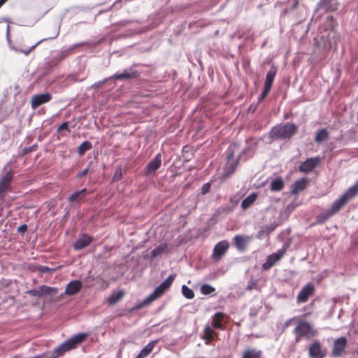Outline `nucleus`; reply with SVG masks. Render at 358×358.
Segmentation results:
<instances>
[{
    "mask_svg": "<svg viewBox=\"0 0 358 358\" xmlns=\"http://www.w3.org/2000/svg\"><path fill=\"white\" fill-rule=\"evenodd\" d=\"M14 173L8 171L5 175L1 177L0 180V197L3 198L10 188V183L13 178Z\"/></svg>",
    "mask_w": 358,
    "mask_h": 358,
    "instance_id": "obj_6",
    "label": "nucleus"
},
{
    "mask_svg": "<svg viewBox=\"0 0 358 358\" xmlns=\"http://www.w3.org/2000/svg\"><path fill=\"white\" fill-rule=\"evenodd\" d=\"M157 340H154L148 343L139 352L136 358H145L148 357L157 343Z\"/></svg>",
    "mask_w": 358,
    "mask_h": 358,
    "instance_id": "obj_24",
    "label": "nucleus"
},
{
    "mask_svg": "<svg viewBox=\"0 0 358 358\" xmlns=\"http://www.w3.org/2000/svg\"><path fill=\"white\" fill-rule=\"evenodd\" d=\"M162 164V154L158 153L155 158L150 161L145 167V174H154L159 169Z\"/></svg>",
    "mask_w": 358,
    "mask_h": 358,
    "instance_id": "obj_12",
    "label": "nucleus"
},
{
    "mask_svg": "<svg viewBox=\"0 0 358 358\" xmlns=\"http://www.w3.org/2000/svg\"><path fill=\"white\" fill-rule=\"evenodd\" d=\"M348 201V200L345 198V196L342 194L338 199L334 201L329 209L334 214H335L338 213Z\"/></svg>",
    "mask_w": 358,
    "mask_h": 358,
    "instance_id": "obj_22",
    "label": "nucleus"
},
{
    "mask_svg": "<svg viewBox=\"0 0 358 358\" xmlns=\"http://www.w3.org/2000/svg\"><path fill=\"white\" fill-rule=\"evenodd\" d=\"M307 185V181L306 178H301L295 181L294 185L291 187V194H296L299 192L306 189Z\"/></svg>",
    "mask_w": 358,
    "mask_h": 358,
    "instance_id": "obj_25",
    "label": "nucleus"
},
{
    "mask_svg": "<svg viewBox=\"0 0 358 358\" xmlns=\"http://www.w3.org/2000/svg\"><path fill=\"white\" fill-rule=\"evenodd\" d=\"M308 355L310 358H324L326 356V352L322 350L318 341H315L308 348Z\"/></svg>",
    "mask_w": 358,
    "mask_h": 358,
    "instance_id": "obj_11",
    "label": "nucleus"
},
{
    "mask_svg": "<svg viewBox=\"0 0 358 358\" xmlns=\"http://www.w3.org/2000/svg\"><path fill=\"white\" fill-rule=\"evenodd\" d=\"M271 89V87L264 85V89L261 93V95L258 98V103L261 102L263 99H264L266 97Z\"/></svg>",
    "mask_w": 358,
    "mask_h": 358,
    "instance_id": "obj_45",
    "label": "nucleus"
},
{
    "mask_svg": "<svg viewBox=\"0 0 358 358\" xmlns=\"http://www.w3.org/2000/svg\"><path fill=\"white\" fill-rule=\"evenodd\" d=\"M337 9L336 3L333 0H320L316 5L315 12L323 10L324 12H331Z\"/></svg>",
    "mask_w": 358,
    "mask_h": 358,
    "instance_id": "obj_18",
    "label": "nucleus"
},
{
    "mask_svg": "<svg viewBox=\"0 0 358 358\" xmlns=\"http://www.w3.org/2000/svg\"><path fill=\"white\" fill-rule=\"evenodd\" d=\"M329 138V133L326 129H320L315 137V141L322 143Z\"/></svg>",
    "mask_w": 358,
    "mask_h": 358,
    "instance_id": "obj_38",
    "label": "nucleus"
},
{
    "mask_svg": "<svg viewBox=\"0 0 358 358\" xmlns=\"http://www.w3.org/2000/svg\"><path fill=\"white\" fill-rule=\"evenodd\" d=\"M257 199V193H252L245 198L241 202V208L246 210L250 208Z\"/></svg>",
    "mask_w": 358,
    "mask_h": 358,
    "instance_id": "obj_28",
    "label": "nucleus"
},
{
    "mask_svg": "<svg viewBox=\"0 0 358 358\" xmlns=\"http://www.w3.org/2000/svg\"><path fill=\"white\" fill-rule=\"evenodd\" d=\"M250 237L236 235L234 238V245L239 250H243L245 248V244L250 241Z\"/></svg>",
    "mask_w": 358,
    "mask_h": 358,
    "instance_id": "obj_27",
    "label": "nucleus"
},
{
    "mask_svg": "<svg viewBox=\"0 0 358 358\" xmlns=\"http://www.w3.org/2000/svg\"><path fill=\"white\" fill-rule=\"evenodd\" d=\"M57 131L62 136H67L68 134H70L71 130L69 127V122H62L57 128Z\"/></svg>",
    "mask_w": 358,
    "mask_h": 358,
    "instance_id": "obj_42",
    "label": "nucleus"
},
{
    "mask_svg": "<svg viewBox=\"0 0 358 358\" xmlns=\"http://www.w3.org/2000/svg\"><path fill=\"white\" fill-rule=\"evenodd\" d=\"M334 215V214L330 210V209H327V210L320 213L317 216L318 222L324 223L325 221H327L328 219H329Z\"/></svg>",
    "mask_w": 358,
    "mask_h": 358,
    "instance_id": "obj_41",
    "label": "nucleus"
},
{
    "mask_svg": "<svg viewBox=\"0 0 358 358\" xmlns=\"http://www.w3.org/2000/svg\"><path fill=\"white\" fill-rule=\"evenodd\" d=\"M88 171H89V168H86L83 171H82L81 172L78 173L77 177L78 178L83 177L88 173Z\"/></svg>",
    "mask_w": 358,
    "mask_h": 358,
    "instance_id": "obj_59",
    "label": "nucleus"
},
{
    "mask_svg": "<svg viewBox=\"0 0 358 358\" xmlns=\"http://www.w3.org/2000/svg\"><path fill=\"white\" fill-rule=\"evenodd\" d=\"M358 193V181L352 187L348 188L344 194H343V196H345V198L348 199V200L352 199L353 197H355L357 194Z\"/></svg>",
    "mask_w": 358,
    "mask_h": 358,
    "instance_id": "obj_35",
    "label": "nucleus"
},
{
    "mask_svg": "<svg viewBox=\"0 0 358 358\" xmlns=\"http://www.w3.org/2000/svg\"><path fill=\"white\" fill-rule=\"evenodd\" d=\"M285 253V250L280 249L277 252L268 255L266 259V262L262 264V269H270L283 257Z\"/></svg>",
    "mask_w": 358,
    "mask_h": 358,
    "instance_id": "obj_7",
    "label": "nucleus"
},
{
    "mask_svg": "<svg viewBox=\"0 0 358 358\" xmlns=\"http://www.w3.org/2000/svg\"><path fill=\"white\" fill-rule=\"evenodd\" d=\"M347 345V339L345 337H341L336 339L334 343V347L331 355L334 357H340L344 351Z\"/></svg>",
    "mask_w": 358,
    "mask_h": 358,
    "instance_id": "obj_13",
    "label": "nucleus"
},
{
    "mask_svg": "<svg viewBox=\"0 0 358 358\" xmlns=\"http://www.w3.org/2000/svg\"><path fill=\"white\" fill-rule=\"evenodd\" d=\"M258 103H257V104H255V105H252H252H250V107H249V108H248V110H249V111H251L252 113H254V112L255 111L256 108H257V104H258Z\"/></svg>",
    "mask_w": 358,
    "mask_h": 358,
    "instance_id": "obj_61",
    "label": "nucleus"
},
{
    "mask_svg": "<svg viewBox=\"0 0 358 358\" xmlns=\"http://www.w3.org/2000/svg\"><path fill=\"white\" fill-rule=\"evenodd\" d=\"M295 335H296L295 341H296V343H298L300 340V337H301L302 336H298V334H295Z\"/></svg>",
    "mask_w": 358,
    "mask_h": 358,
    "instance_id": "obj_62",
    "label": "nucleus"
},
{
    "mask_svg": "<svg viewBox=\"0 0 358 358\" xmlns=\"http://www.w3.org/2000/svg\"><path fill=\"white\" fill-rule=\"evenodd\" d=\"M124 293L122 290H119L116 292L113 293L108 298L109 303H110V304L116 303L124 296Z\"/></svg>",
    "mask_w": 358,
    "mask_h": 358,
    "instance_id": "obj_39",
    "label": "nucleus"
},
{
    "mask_svg": "<svg viewBox=\"0 0 358 358\" xmlns=\"http://www.w3.org/2000/svg\"><path fill=\"white\" fill-rule=\"evenodd\" d=\"M92 241V237L87 234L81 235L73 245L75 250H82L88 246Z\"/></svg>",
    "mask_w": 358,
    "mask_h": 358,
    "instance_id": "obj_16",
    "label": "nucleus"
},
{
    "mask_svg": "<svg viewBox=\"0 0 358 358\" xmlns=\"http://www.w3.org/2000/svg\"><path fill=\"white\" fill-rule=\"evenodd\" d=\"M52 99V94L49 92L34 95L31 100L32 108L36 109L42 104L49 102Z\"/></svg>",
    "mask_w": 358,
    "mask_h": 358,
    "instance_id": "obj_10",
    "label": "nucleus"
},
{
    "mask_svg": "<svg viewBox=\"0 0 358 358\" xmlns=\"http://www.w3.org/2000/svg\"><path fill=\"white\" fill-rule=\"evenodd\" d=\"M320 162V159L318 157L307 158L306 160L299 166V171L305 173H310L318 166Z\"/></svg>",
    "mask_w": 358,
    "mask_h": 358,
    "instance_id": "obj_9",
    "label": "nucleus"
},
{
    "mask_svg": "<svg viewBox=\"0 0 358 358\" xmlns=\"http://www.w3.org/2000/svg\"><path fill=\"white\" fill-rule=\"evenodd\" d=\"M133 22H136V23H141V22H140L139 20H121L117 24L119 26H121V27H124V26H127V24H131V23H133Z\"/></svg>",
    "mask_w": 358,
    "mask_h": 358,
    "instance_id": "obj_52",
    "label": "nucleus"
},
{
    "mask_svg": "<svg viewBox=\"0 0 358 358\" xmlns=\"http://www.w3.org/2000/svg\"><path fill=\"white\" fill-rule=\"evenodd\" d=\"M291 11V10L289 9V8H285L282 10V13H281V15H287L288 13H289Z\"/></svg>",
    "mask_w": 358,
    "mask_h": 358,
    "instance_id": "obj_60",
    "label": "nucleus"
},
{
    "mask_svg": "<svg viewBox=\"0 0 358 358\" xmlns=\"http://www.w3.org/2000/svg\"><path fill=\"white\" fill-rule=\"evenodd\" d=\"M294 332L295 334H298V336H302L307 338L313 337L316 334L315 330L306 322H299L295 327Z\"/></svg>",
    "mask_w": 358,
    "mask_h": 358,
    "instance_id": "obj_5",
    "label": "nucleus"
},
{
    "mask_svg": "<svg viewBox=\"0 0 358 358\" xmlns=\"http://www.w3.org/2000/svg\"><path fill=\"white\" fill-rule=\"evenodd\" d=\"M27 225L26 224H23L17 228V232L23 234L27 231Z\"/></svg>",
    "mask_w": 358,
    "mask_h": 358,
    "instance_id": "obj_57",
    "label": "nucleus"
},
{
    "mask_svg": "<svg viewBox=\"0 0 358 358\" xmlns=\"http://www.w3.org/2000/svg\"><path fill=\"white\" fill-rule=\"evenodd\" d=\"M176 278L175 274L170 275L164 281H163L159 286L165 291H166L172 285Z\"/></svg>",
    "mask_w": 358,
    "mask_h": 358,
    "instance_id": "obj_40",
    "label": "nucleus"
},
{
    "mask_svg": "<svg viewBox=\"0 0 358 358\" xmlns=\"http://www.w3.org/2000/svg\"><path fill=\"white\" fill-rule=\"evenodd\" d=\"M164 252H168V245L166 243H162L154 248L150 252V256L152 259H154Z\"/></svg>",
    "mask_w": 358,
    "mask_h": 358,
    "instance_id": "obj_31",
    "label": "nucleus"
},
{
    "mask_svg": "<svg viewBox=\"0 0 358 358\" xmlns=\"http://www.w3.org/2000/svg\"><path fill=\"white\" fill-rule=\"evenodd\" d=\"M298 3H299L298 0H292V4H291L290 7H289V9L291 10V11H292L297 7Z\"/></svg>",
    "mask_w": 358,
    "mask_h": 358,
    "instance_id": "obj_58",
    "label": "nucleus"
},
{
    "mask_svg": "<svg viewBox=\"0 0 358 358\" xmlns=\"http://www.w3.org/2000/svg\"><path fill=\"white\" fill-rule=\"evenodd\" d=\"M139 76H140V73L138 71H136L132 68L126 69L123 71L122 73H117L108 78H104L102 80L94 83L91 86V88L97 90L99 87H101L103 84H105L106 83H107L108 80H129V79L136 78Z\"/></svg>",
    "mask_w": 358,
    "mask_h": 358,
    "instance_id": "obj_4",
    "label": "nucleus"
},
{
    "mask_svg": "<svg viewBox=\"0 0 358 358\" xmlns=\"http://www.w3.org/2000/svg\"><path fill=\"white\" fill-rule=\"evenodd\" d=\"M277 67L275 66L274 65H272L270 70L266 73L264 85L268 86L269 87H272L274 78L277 73Z\"/></svg>",
    "mask_w": 358,
    "mask_h": 358,
    "instance_id": "obj_26",
    "label": "nucleus"
},
{
    "mask_svg": "<svg viewBox=\"0 0 358 358\" xmlns=\"http://www.w3.org/2000/svg\"><path fill=\"white\" fill-rule=\"evenodd\" d=\"M83 287L81 281L78 280H73L70 281L65 289L64 293L69 296H73L79 292Z\"/></svg>",
    "mask_w": 358,
    "mask_h": 358,
    "instance_id": "obj_17",
    "label": "nucleus"
},
{
    "mask_svg": "<svg viewBox=\"0 0 358 358\" xmlns=\"http://www.w3.org/2000/svg\"><path fill=\"white\" fill-rule=\"evenodd\" d=\"M80 45V44H75L73 46L69 47L68 48L62 49L57 55L58 60H62L69 55H71L73 52L75 48L79 46Z\"/></svg>",
    "mask_w": 358,
    "mask_h": 358,
    "instance_id": "obj_33",
    "label": "nucleus"
},
{
    "mask_svg": "<svg viewBox=\"0 0 358 358\" xmlns=\"http://www.w3.org/2000/svg\"><path fill=\"white\" fill-rule=\"evenodd\" d=\"M182 293L183 296L188 299H192L194 296L193 290L185 285L182 286Z\"/></svg>",
    "mask_w": 358,
    "mask_h": 358,
    "instance_id": "obj_43",
    "label": "nucleus"
},
{
    "mask_svg": "<svg viewBox=\"0 0 358 358\" xmlns=\"http://www.w3.org/2000/svg\"><path fill=\"white\" fill-rule=\"evenodd\" d=\"M87 194V189L83 188L81 190L76 191L70 195L68 198L69 202L79 203L80 202Z\"/></svg>",
    "mask_w": 358,
    "mask_h": 358,
    "instance_id": "obj_21",
    "label": "nucleus"
},
{
    "mask_svg": "<svg viewBox=\"0 0 358 358\" xmlns=\"http://www.w3.org/2000/svg\"><path fill=\"white\" fill-rule=\"evenodd\" d=\"M296 204H295L294 203H289L287 206L285 211L287 213H291L296 208Z\"/></svg>",
    "mask_w": 358,
    "mask_h": 358,
    "instance_id": "obj_55",
    "label": "nucleus"
},
{
    "mask_svg": "<svg viewBox=\"0 0 358 358\" xmlns=\"http://www.w3.org/2000/svg\"><path fill=\"white\" fill-rule=\"evenodd\" d=\"M285 185L284 181L282 178H275L272 180L270 183V189L272 192L280 191Z\"/></svg>",
    "mask_w": 358,
    "mask_h": 358,
    "instance_id": "obj_29",
    "label": "nucleus"
},
{
    "mask_svg": "<svg viewBox=\"0 0 358 358\" xmlns=\"http://www.w3.org/2000/svg\"><path fill=\"white\" fill-rule=\"evenodd\" d=\"M262 351L256 349L245 350L242 355V358H260Z\"/></svg>",
    "mask_w": 358,
    "mask_h": 358,
    "instance_id": "obj_34",
    "label": "nucleus"
},
{
    "mask_svg": "<svg viewBox=\"0 0 358 358\" xmlns=\"http://www.w3.org/2000/svg\"><path fill=\"white\" fill-rule=\"evenodd\" d=\"M87 334L86 333L78 334L65 341L52 351L45 352L31 358H59L65 352L76 348L78 345L83 343L87 338Z\"/></svg>",
    "mask_w": 358,
    "mask_h": 358,
    "instance_id": "obj_1",
    "label": "nucleus"
},
{
    "mask_svg": "<svg viewBox=\"0 0 358 358\" xmlns=\"http://www.w3.org/2000/svg\"><path fill=\"white\" fill-rule=\"evenodd\" d=\"M38 288L39 293L41 294V298L55 294L57 292V289L46 285H41Z\"/></svg>",
    "mask_w": 358,
    "mask_h": 358,
    "instance_id": "obj_32",
    "label": "nucleus"
},
{
    "mask_svg": "<svg viewBox=\"0 0 358 358\" xmlns=\"http://www.w3.org/2000/svg\"><path fill=\"white\" fill-rule=\"evenodd\" d=\"M257 285V281L256 280H250L248 282V284L247 285L246 289L247 290H252L254 288H255Z\"/></svg>",
    "mask_w": 358,
    "mask_h": 358,
    "instance_id": "obj_56",
    "label": "nucleus"
},
{
    "mask_svg": "<svg viewBox=\"0 0 358 358\" xmlns=\"http://www.w3.org/2000/svg\"><path fill=\"white\" fill-rule=\"evenodd\" d=\"M15 303V299L11 296H6L2 300L1 304L7 303L8 306L13 305Z\"/></svg>",
    "mask_w": 358,
    "mask_h": 358,
    "instance_id": "obj_48",
    "label": "nucleus"
},
{
    "mask_svg": "<svg viewBox=\"0 0 358 358\" xmlns=\"http://www.w3.org/2000/svg\"><path fill=\"white\" fill-rule=\"evenodd\" d=\"M215 291V289L208 284H204L201 287V292L204 295L210 294Z\"/></svg>",
    "mask_w": 358,
    "mask_h": 358,
    "instance_id": "obj_44",
    "label": "nucleus"
},
{
    "mask_svg": "<svg viewBox=\"0 0 358 358\" xmlns=\"http://www.w3.org/2000/svg\"><path fill=\"white\" fill-rule=\"evenodd\" d=\"M27 294L31 296L41 298V294L39 293L38 288L29 289L27 292Z\"/></svg>",
    "mask_w": 358,
    "mask_h": 358,
    "instance_id": "obj_51",
    "label": "nucleus"
},
{
    "mask_svg": "<svg viewBox=\"0 0 358 358\" xmlns=\"http://www.w3.org/2000/svg\"><path fill=\"white\" fill-rule=\"evenodd\" d=\"M314 292V286L308 283L302 289L300 290L298 296L297 301L299 303L306 302L310 295L313 294Z\"/></svg>",
    "mask_w": 358,
    "mask_h": 358,
    "instance_id": "obj_14",
    "label": "nucleus"
},
{
    "mask_svg": "<svg viewBox=\"0 0 358 358\" xmlns=\"http://www.w3.org/2000/svg\"><path fill=\"white\" fill-rule=\"evenodd\" d=\"M229 244L227 241H222L217 243L213 249V257L215 259H220L229 248Z\"/></svg>",
    "mask_w": 358,
    "mask_h": 358,
    "instance_id": "obj_15",
    "label": "nucleus"
},
{
    "mask_svg": "<svg viewBox=\"0 0 358 358\" xmlns=\"http://www.w3.org/2000/svg\"><path fill=\"white\" fill-rule=\"evenodd\" d=\"M215 335H217V334H215L212 328L208 324H207L205 327L203 335V338L206 340V343H209L213 339Z\"/></svg>",
    "mask_w": 358,
    "mask_h": 358,
    "instance_id": "obj_37",
    "label": "nucleus"
},
{
    "mask_svg": "<svg viewBox=\"0 0 358 358\" xmlns=\"http://www.w3.org/2000/svg\"><path fill=\"white\" fill-rule=\"evenodd\" d=\"M225 316L224 313L217 312L213 317L211 325L216 329H222L224 327L223 320Z\"/></svg>",
    "mask_w": 358,
    "mask_h": 358,
    "instance_id": "obj_23",
    "label": "nucleus"
},
{
    "mask_svg": "<svg viewBox=\"0 0 358 358\" xmlns=\"http://www.w3.org/2000/svg\"><path fill=\"white\" fill-rule=\"evenodd\" d=\"M298 127L292 122L278 124L272 128L270 136L280 140L290 139L297 131Z\"/></svg>",
    "mask_w": 358,
    "mask_h": 358,
    "instance_id": "obj_2",
    "label": "nucleus"
},
{
    "mask_svg": "<svg viewBox=\"0 0 358 358\" xmlns=\"http://www.w3.org/2000/svg\"><path fill=\"white\" fill-rule=\"evenodd\" d=\"M210 187L211 184L210 182H206L203 184L201 189V193L203 195L206 194L207 193L209 192Z\"/></svg>",
    "mask_w": 358,
    "mask_h": 358,
    "instance_id": "obj_49",
    "label": "nucleus"
},
{
    "mask_svg": "<svg viewBox=\"0 0 358 358\" xmlns=\"http://www.w3.org/2000/svg\"><path fill=\"white\" fill-rule=\"evenodd\" d=\"M36 148H37V145L36 144L33 145H31L30 147H28V148H24L23 149V151H22L23 155H27V154H29V153H30L31 152L35 151L36 150Z\"/></svg>",
    "mask_w": 358,
    "mask_h": 358,
    "instance_id": "obj_53",
    "label": "nucleus"
},
{
    "mask_svg": "<svg viewBox=\"0 0 358 358\" xmlns=\"http://www.w3.org/2000/svg\"><path fill=\"white\" fill-rule=\"evenodd\" d=\"M92 148V143L89 141H85L78 146L77 152L79 156H83L87 151L91 150Z\"/></svg>",
    "mask_w": 358,
    "mask_h": 358,
    "instance_id": "obj_36",
    "label": "nucleus"
},
{
    "mask_svg": "<svg viewBox=\"0 0 358 358\" xmlns=\"http://www.w3.org/2000/svg\"><path fill=\"white\" fill-rule=\"evenodd\" d=\"M276 227L277 224L275 222H273L269 224L262 227L261 229L257 232V234H256V238L258 239H262L265 236H267L276 228Z\"/></svg>",
    "mask_w": 358,
    "mask_h": 358,
    "instance_id": "obj_20",
    "label": "nucleus"
},
{
    "mask_svg": "<svg viewBox=\"0 0 358 358\" xmlns=\"http://www.w3.org/2000/svg\"><path fill=\"white\" fill-rule=\"evenodd\" d=\"M37 271L42 273H50L52 270L47 266L40 265L37 267Z\"/></svg>",
    "mask_w": 358,
    "mask_h": 358,
    "instance_id": "obj_50",
    "label": "nucleus"
},
{
    "mask_svg": "<svg viewBox=\"0 0 358 358\" xmlns=\"http://www.w3.org/2000/svg\"><path fill=\"white\" fill-rule=\"evenodd\" d=\"M122 177V169L121 166H118L115 169L114 176H113V180L118 181L120 180Z\"/></svg>",
    "mask_w": 358,
    "mask_h": 358,
    "instance_id": "obj_46",
    "label": "nucleus"
},
{
    "mask_svg": "<svg viewBox=\"0 0 358 358\" xmlns=\"http://www.w3.org/2000/svg\"><path fill=\"white\" fill-rule=\"evenodd\" d=\"M250 143L249 142V140L247 141V143L248 145L245 147L243 151L238 155V160H246V157H243L244 155H247V157H251L254 153V147L257 144L256 142H252L253 140H250Z\"/></svg>",
    "mask_w": 358,
    "mask_h": 358,
    "instance_id": "obj_19",
    "label": "nucleus"
},
{
    "mask_svg": "<svg viewBox=\"0 0 358 358\" xmlns=\"http://www.w3.org/2000/svg\"><path fill=\"white\" fill-rule=\"evenodd\" d=\"M9 28H10V27L8 25L7 26V30H6L7 35L9 34Z\"/></svg>",
    "mask_w": 358,
    "mask_h": 358,
    "instance_id": "obj_63",
    "label": "nucleus"
},
{
    "mask_svg": "<svg viewBox=\"0 0 358 358\" xmlns=\"http://www.w3.org/2000/svg\"><path fill=\"white\" fill-rule=\"evenodd\" d=\"M166 291L164 290L159 285L157 287L155 290L154 293L155 294L157 298L160 297Z\"/></svg>",
    "mask_w": 358,
    "mask_h": 358,
    "instance_id": "obj_54",
    "label": "nucleus"
},
{
    "mask_svg": "<svg viewBox=\"0 0 358 358\" xmlns=\"http://www.w3.org/2000/svg\"><path fill=\"white\" fill-rule=\"evenodd\" d=\"M158 299L155 294L152 292L151 294L148 295L143 301L141 303L136 304L132 310H138L140 308H142L144 306H146L149 304H150L152 301Z\"/></svg>",
    "mask_w": 358,
    "mask_h": 358,
    "instance_id": "obj_30",
    "label": "nucleus"
},
{
    "mask_svg": "<svg viewBox=\"0 0 358 358\" xmlns=\"http://www.w3.org/2000/svg\"><path fill=\"white\" fill-rule=\"evenodd\" d=\"M262 308L261 305L253 306L250 308V316L255 317L257 315L259 310Z\"/></svg>",
    "mask_w": 358,
    "mask_h": 358,
    "instance_id": "obj_47",
    "label": "nucleus"
},
{
    "mask_svg": "<svg viewBox=\"0 0 358 358\" xmlns=\"http://www.w3.org/2000/svg\"><path fill=\"white\" fill-rule=\"evenodd\" d=\"M238 146L236 143H231L228 147L226 154H227V165L224 169V173L222 176V180H226L229 178L236 171L238 162V159L234 160V155L236 152Z\"/></svg>",
    "mask_w": 358,
    "mask_h": 358,
    "instance_id": "obj_3",
    "label": "nucleus"
},
{
    "mask_svg": "<svg viewBox=\"0 0 358 358\" xmlns=\"http://www.w3.org/2000/svg\"><path fill=\"white\" fill-rule=\"evenodd\" d=\"M59 34V27H55V29H54V32L52 36H48L47 38H44L38 41L37 43H36L34 45H31L29 48L21 49V48H17L16 47H13V49L17 52H22L25 55H28L38 45H39L40 43H41L43 41L56 38L58 36Z\"/></svg>",
    "mask_w": 358,
    "mask_h": 358,
    "instance_id": "obj_8",
    "label": "nucleus"
}]
</instances>
